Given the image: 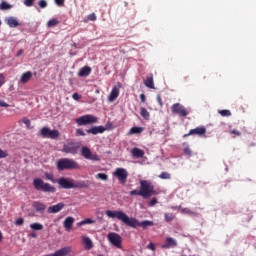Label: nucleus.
I'll list each match as a JSON object with an SVG mask.
<instances>
[{
	"label": "nucleus",
	"mask_w": 256,
	"mask_h": 256,
	"mask_svg": "<svg viewBox=\"0 0 256 256\" xmlns=\"http://www.w3.org/2000/svg\"><path fill=\"white\" fill-rule=\"evenodd\" d=\"M105 214L110 219H118L119 221H122L124 225H126L127 227H131L132 229H137V227H142L143 230L145 231L147 227H153V225H155V223L151 220H144L140 222L139 220H137V218L129 217L123 211L107 210Z\"/></svg>",
	"instance_id": "obj_1"
},
{
	"label": "nucleus",
	"mask_w": 256,
	"mask_h": 256,
	"mask_svg": "<svg viewBox=\"0 0 256 256\" xmlns=\"http://www.w3.org/2000/svg\"><path fill=\"white\" fill-rule=\"evenodd\" d=\"M57 183L60 189H87L89 185L85 181L73 182V180L69 181V179L65 177H61L57 180Z\"/></svg>",
	"instance_id": "obj_2"
},
{
	"label": "nucleus",
	"mask_w": 256,
	"mask_h": 256,
	"mask_svg": "<svg viewBox=\"0 0 256 256\" xmlns=\"http://www.w3.org/2000/svg\"><path fill=\"white\" fill-rule=\"evenodd\" d=\"M56 167L58 171H70L73 169H81L79 163L70 158H61L57 161Z\"/></svg>",
	"instance_id": "obj_3"
},
{
	"label": "nucleus",
	"mask_w": 256,
	"mask_h": 256,
	"mask_svg": "<svg viewBox=\"0 0 256 256\" xmlns=\"http://www.w3.org/2000/svg\"><path fill=\"white\" fill-rule=\"evenodd\" d=\"M33 187L36 191H43V193H55L57 191L53 185L43 181L41 178H35L33 180Z\"/></svg>",
	"instance_id": "obj_4"
},
{
	"label": "nucleus",
	"mask_w": 256,
	"mask_h": 256,
	"mask_svg": "<svg viewBox=\"0 0 256 256\" xmlns=\"http://www.w3.org/2000/svg\"><path fill=\"white\" fill-rule=\"evenodd\" d=\"M140 194L144 199H148L151 195H155V186L147 180L140 181Z\"/></svg>",
	"instance_id": "obj_5"
},
{
	"label": "nucleus",
	"mask_w": 256,
	"mask_h": 256,
	"mask_svg": "<svg viewBox=\"0 0 256 256\" xmlns=\"http://www.w3.org/2000/svg\"><path fill=\"white\" fill-rule=\"evenodd\" d=\"M75 123L78 125V127L95 125V123H99V118H97V116L92 114H86L76 118Z\"/></svg>",
	"instance_id": "obj_6"
},
{
	"label": "nucleus",
	"mask_w": 256,
	"mask_h": 256,
	"mask_svg": "<svg viewBox=\"0 0 256 256\" xmlns=\"http://www.w3.org/2000/svg\"><path fill=\"white\" fill-rule=\"evenodd\" d=\"M113 177H116L122 185H125L127 183V177H129V172L125 168H116L113 172Z\"/></svg>",
	"instance_id": "obj_7"
},
{
	"label": "nucleus",
	"mask_w": 256,
	"mask_h": 256,
	"mask_svg": "<svg viewBox=\"0 0 256 256\" xmlns=\"http://www.w3.org/2000/svg\"><path fill=\"white\" fill-rule=\"evenodd\" d=\"M171 111L174 115H178L179 117H187L189 115V110L185 108L181 103H175L171 107Z\"/></svg>",
	"instance_id": "obj_8"
},
{
	"label": "nucleus",
	"mask_w": 256,
	"mask_h": 256,
	"mask_svg": "<svg viewBox=\"0 0 256 256\" xmlns=\"http://www.w3.org/2000/svg\"><path fill=\"white\" fill-rule=\"evenodd\" d=\"M40 135L44 139H57L59 137V130H51V128L43 127L40 130Z\"/></svg>",
	"instance_id": "obj_9"
},
{
	"label": "nucleus",
	"mask_w": 256,
	"mask_h": 256,
	"mask_svg": "<svg viewBox=\"0 0 256 256\" xmlns=\"http://www.w3.org/2000/svg\"><path fill=\"white\" fill-rule=\"evenodd\" d=\"M80 153L84 159H89L90 161H101L99 155H97V153L93 154L91 149L87 146L82 147Z\"/></svg>",
	"instance_id": "obj_10"
},
{
	"label": "nucleus",
	"mask_w": 256,
	"mask_h": 256,
	"mask_svg": "<svg viewBox=\"0 0 256 256\" xmlns=\"http://www.w3.org/2000/svg\"><path fill=\"white\" fill-rule=\"evenodd\" d=\"M108 241L114 245V247H117L118 249H121V245L123 243V238H121V235L115 233V232H110L108 233Z\"/></svg>",
	"instance_id": "obj_11"
},
{
	"label": "nucleus",
	"mask_w": 256,
	"mask_h": 256,
	"mask_svg": "<svg viewBox=\"0 0 256 256\" xmlns=\"http://www.w3.org/2000/svg\"><path fill=\"white\" fill-rule=\"evenodd\" d=\"M79 152V143L70 142L68 144H64L62 148V153H70L71 155H77Z\"/></svg>",
	"instance_id": "obj_12"
},
{
	"label": "nucleus",
	"mask_w": 256,
	"mask_h": 256,
	"mask_svg": "<svg viewBox=\"0 0 256 256\" xmlns=\"http://www.w3.org/2000/svg\"><path fill=\"white\" fill-rule=\"evenodd\" d=\"M205 133H207V128L202 126V127L191 129L188 134L184 135V137H189L190 135H198V137H203Z\"/></svg>",
	"instance_id": "obj_13"
},
{
	"label": "nucleus",
	"mask_w": 256,
	"mask_h": 256,
	"mask_svg": "<svg viewBox=\"0 0 256 256\" xmlns=\"http://www.w3.org/2000/svg\"><path fill=\"white\" fill-rule=\"evenodd\" d=\"M119 89H121V83H118V86H114L112 91L108 96V100L113 103L117 97H119Z\"/></svg>",
	"instance_id": "obj_14"
},
{
	"label": "nucleus",
	"mask_w": 256,
	"mask_h": 256,
	"mask_svg": "<svg viewBox=\"0 0 256 256\" xmlns=\"http://www.w3.org/2000/svg\"><path fill=\"white\" fill-rule=\"evenodd\" d=\"M32 207L37 213H45V210L47 209V205L41 201H34Z\"/></svg>",
	"instance_id": "obj_15"
},
{
	"label": "nucleus",
	"mask_w": 256,
	"mask_h": 256,
	"mask_svg": "<svg viewBox=\"0 0 256 256\" xmlns=\"http://www.w3.org/2000/svg\"><path fill=\"white\" fill-rule=\"evenodd\" d=\"M177 247V240L175 238L168 237L164 244H162V249H173Z\"/></svg>",
	"instance_id": "obj_16"
},
{
	"label": "nucleus",
	"mask_w": 256,
	"mask_h": 256,
	"mask_svg": "<svg viewBox=\"0 0 256 256\" xmlns=\"http://www.w3.org/2000/svg\"><path fill=\"white\" fill-rule=\"evenodd\" d=\"M105 128L103 126H93L90 129L86 130V132L90 135H99V133H105Z\"/></svg>",
	"instance_id": "obj_17"
},
{
	"label": "nucleus",
	"mask_w": 256,
	"mask_h": 256,
	"mask_svg": "<svg viewBox=\"0 0 256 256\" xmlns=\"http://www.w3.org/2000/svg\"><path fill=\"white\" fill-rule=\"evenodd\" d=\"M73 223H75V218L69 216L63 221V227L66 231H71L73 229Z\"/></svg>",
	"instance_id": "obj_18"
},
{
	"label": "nucleus",
	"mask_w": 256,
	"mask_h": 256,
	"mask_svg": "<svg viewBox=\"0 0 256 256\" xmlns=\"http://www.w3.org/2000/svg\"><path fill=\"white\" fill-rule=\"evenodd\" d=\"M64 207H65V204L63 202H60L56 205L48 207L47 213H59V211H62Z\"/></svg>",
	"instance_id": "obj_19"
},
{
	"label": "nucleus",
	"mask_w": 256,
	"mask_h": 256,
	"mask_svg": "<svg viewBox=\"0 0 256 256\" xmlns=\"http://www.w3.org/2000/svg\"><path fill=\"white\" fill-rule=\"evenodd\" d=\"M82 243L85 246L86 251H91L93 249V241L88 236H82Z\"/></svg>",
	"instance_id": "obj_20"
},
{
	"label": "nucleus",
	"mask_w": 256,
	"mask_h": 256,
	"mask_svg": "<svg viewBox=\"0 0 256 256\" xmlns=\"http://www.w3.org/2000/svg\"><path fill=\"white\" fill-rule=\"evenodd\" d=\"M33 78V73L31 71H26L21 75L20 83H29Z\"/></svg>",
	"instance_id": "obj_21"
},
{
	"label": "nucleus",
	"mask_w": 256,
	"mask_h": 256,
	"mask_svg": "<svg viewBox=\"0 0 256 256\" xmlns=\"http://www.w3.org/2000/svg\"><path fill=\"white\" fill-rule=\"evenodd\" d=\"M70 251L71 247H63L57 250L55 253H53L52 256H67L69 255Z\"/></svg>",
	"instance_id": "obj_22"
},
{
	"label": "nucleus",
	"mask_w": 256,
	"mask_h": 256,
	"mask_svg": "<svg viewBox=\"0 0 256 256\" xmlns=\"http://www.w3.org/2000/svg\"><path fill=\"white\" fill-rule=\"evenodd\" d=\"M91 75V67L84 66L78 72V77H89Z\"/></svg>",
	"instance_id": "obj_23"
},
{
	"label": "nucleus",
	"mask_w": 256,
	"mask_h": 256,
	"mask_svg": "<svg viewBox=\"0 0 256 256\" xmlns=\"http://www.w3.org/2000/svg\"><path fill=\"white\" fill-rule=\"evenodd\" d=\"M144 85L148 87V89H155V82L153 81V74H150L146 77L144 81Z\"/></svg>",
	"instance_id": "obj_24"
},
{
	"label": "nucleus",
	"mask_w": 256,
	"mask_h": 256,
	"mask_svg": "<svg viewBox=\"0 0 256 256\" xmlns=\"http://www.w3.org/2000/svg\"><path fill=\"white\" fill-rule=\"evenodd\" d=\"M132 157H136L137 159H141L145 156V152L139 148H133L131 150Z\"/></svg>",
	"instance_id": "obj_25"
},
{
	"label": "nucleus",
	"mask_w": 256,
	"mask_h": 256,
	"mask_svg": "<svg viewBox=\"0 0 256 256\" xmlns=\"http://www.w3.org/2000/svg\"><path fill=\"white\" fill-rule=\"evenodd\" d=\"M6 21L9 27H12V28L19 27V21H17V18L15 17H9Z\"/></svg>",
	"instance_id": "obj_26"
},
{
	"label": "nucleus",
	"mask_w": 256,
	"mask_h": 256,
	"mask_svg": "<svg viewBox=\"0 0 256 256\" xmlns=\"http://www.w3.org/2000/svg\"><path fill=\"white\" fill-rule=\"evenodd\" d=\"M140 115L143 117V119H146V121H149V118L151 117V114L149 111H147L145 108H140Z\"/></svg>",
	"instance_id": "obj_27"
},
{
	"label": "nucleus",
	"mask_w": 256,
	"mask_h": 256,
	"mask_svg": "<svg viewBox=\"0 0 256 256\" xmlns=\"http://www.w3.org/2000/svg\"><path fill=\"white\" fill-rule=\"evenodd\" d=\"M181 213H183L184 215H191L192 217H197L198 215L197 212H194L189 208H182Z\"/></svg>",
	"instance_id": "obj_28"
},
{
	"label": "nucleus",
	"mask_w": 256,
	"mask_h": 256,
	"mask_svg": "<svg viewBox=\"0 0 256 256\" xmlns=\"http://www.w3.org/2000/svg\"><path fill=\"white\" fill-rule=\"evenodd\" d=\"M30 229H33V231H41V230H43V226L41 223L36 222V223H32L30 225Z\"/></svg>",
	"instance_id": "obj_29"
},
{
	"label": "nucleus",
	"mask_w": 256,
	"mask_h": 256,
	"mask_svg": "<svg viewBox=\"0 0 256 256\" xmlns=\"http://www.w3.org/2000/svg\"><path fill=\"white\" fill-rule=\"evenodd\" d=\"M142 131H143V128L141 127H132L130 129V135H137L139 133H142Z\"/></svg>",
	"instance_id": "obj_30"
},
{
	"label": "nucleus",
	"mask_w": 256,
	"mask_h": 256,
	"mask_svg": "<svg viewBox=\"0 0 256 256\" xmlns=\"http://www.w3.org/2000/svg\"><path fill=\"white\" fill-rule=\"evenodd\" d=\"M59 25V20L53 18L47 22V27H57Z\"/></svg>",
	"instance_id": "obj_31"
},
{
	"label": "nucleus",
	"mask_w": 256,
	"mask_h": 256,
	"mask_svg": "<svg viewBox=\"0 0 256 256\" xmlns=\"http://www.w3.org/2000/svg\"><path fill=\"white\" fill-rule=\"evenodd\" d=\"M0 9L2 11H7V9H11V4H9V3L5 2V1H2L0 3Z\"/></svg>",
	"instance_id": "obj_32"
},
{
	"label": "nucleus",
	"mask_w": 256,
	"mask_h": 256,
	"mask_svg": "<svg viewBox=\"0 0 256 256\" xmlns=\"http://www.w3.org/2000/svg\"><path fill=\"white\" fill-rule=\"evenodd\" d=\"M164 217H165V221H167V223H170V221H173L175 219V214L165 213Z\"/></svg>",
	"instance_id": "obj_33"
},
{
	"label": "nucleus",
	"mask_w": 256,
	"mask_h": 256,
	"mask_svg": "<svg viewBox=\"0 0 256 256\" xmlns=\"http://www.w3.org/2000/svg\"><path fill=\"white\" fill-rule=\"evenodd\" d=\"M96 179H101L102 181H108L109 176L105 173H98Z\"/></svg>",
	"instance_id": "obj_34"
},
{
	"label": "nucleus",
	"mask_w": 256,
	"mask_h": 256,
	"mask_svg": "<svg viewBox=\"0 0 256 256\" xmlns=\"http://www.w3.org/2000/svg\"><path fill=\"white\" fill-rule=\"evenodd\" d=\"M219 114H220L222 117H231V111H229V110H220V111H219Z\"/></svg>",
	"instance_id": "obj_35"
},
{
	"label": "nucleus",
	"mask_w": 256,
	"mask_h": 256,
	"mask_svg": "<svg viewBox=\"0 0 256 256\" xmlns=\"http://www.w3.org/2000/svg\"><path fill=\"white\" fill-rule=\"evenodd\" d=\"M158 177L159 179H171L169 172H162Z\"/></svg>",
	"instance_id": "obj_36"
},
{
	"label": "nucleus",
	"mask_w": 256,
	"mask_h": 256,
	"mask_svg": "<svg viewBox=\"0 0 256 256\" xmlns=\"http://www.w3.org/2000/svg\"><path fill=\"white\" fill-rule=\"evenodd\" d=\"M22 123L26 125L27 129H31V120H29L28 118H23Z\"/></svg>",
	"instance_id": "obj_37"
},
{
	"label": "nucleus",
	"mask_w": 256,
	"mask_h": 256,
	"mask_svg": "<svg viewBox=\"0 0 256 256\" xmlns=\"http://www.w3.org/2000/svg\"><path fill=\"white\" fill-rule=\"evenodd\" d=\"M76 135H77V137H85V131H83V129H81V128H78V129H76Z\"/></svg>",
	"instance_id": "obj_38"
},
{
	"label": "nucleus",
	"mask_w": 256,
	"mask_h": 256,
	"mask_svg": "<svg viewBox=\"0 0 256 256\" xmlns=\"http://www.w3.org/2000/svg\"><path fill=\"white\" fill-rule=\"evenodd\" d=\"M33 3H35V0H24L26 7H33Z\"/></svg>",
	"instance_id": "obj_39"
},
{
	"label": "nucleus",
	"mask_w": 256,
	"mask_h": 256,
	"mask_svg": "<svg viewBox=\"0 0 256 256\" xmlns=\"http://www.w3.org/2000/svg\"><path fill=\"white\" fill-rule=\"evenodd\" d=\"M38 5L41 9H45V7H47V2L45 0H39Z\"/></svg>",
	"instance_id": "obj_40"
},
{
	"label": "nucleus",
	"mask_w": 256,
	"mask_h": 256,
	"mask_svg": "<svg viewBox=\"0 0 256 256\" xmlns=\"http://www.w3.org/2000/svg\"><path fill=\"white\" fill-rule=\"evenodd\" d=\"M58 7H65V0H54Z\"/></svg>",
	"instance_id": "obj_41"
},
{
	"label": "nucleus",
	"mask_w": 256,
	"mask_h": 256,
	"mask_svg": "<svg viewBox=\"0 0 256 256\" xmlns=\"http://www.w3.org/2000/svg\"><path fill=\"white\" fill-rule=\"evenodd\" d=\"M87 19L88 21H97V15H95V13H92L88 15Z\"/></svg>",
	"instance_id": "obj_42"
},
{
	"label": "nucleus",
	"mask_w": 256,
	"mask_h": 256,
	"mask_svg": "<svg viewBox=\"0 0 256 256\" xmlns=\"http://www.w3.org/2000/svg\"><path fill=\"white\" fill-rule=\"evenodd\" d=\"M93 223H95V220H93L91 218L84 219V225H91Z\"/></svg>",
	"instance_id": "obj_43"
},
{
	"label": "nucleus",
	"mask_w": 256,
	"mask_h": 256,
	"mask_svg": "<svg viewBox=\"0 0 256 256\" xmlns=\"http://www.w3.org/2000/svg\"><path fill=\"white\" fill-rule=\"evenodd\" d=\"M156 100H157V103L159 104L160 107H163V99H161V95L158 94L156 96Z\"/></svg>",
	"instance_id": "obj_44"
},
{
	"label": "nucleus",
	"mask_w": 256,
	"mask_h": 256,
	"mask_svg": "<svg viewBox=\"0 0 256 256\" xmlns=\"http://www.w3.org/2000/svg\"><path fill=\"white\" fill-rule=\"evenodd\" d=\"M230 135H235L236 137H241V133L239 132V130H231Z\"/></svg>",
	"instance_id": "obj_45"
},
{
	"label": "nucleus",
	"mask_w": 256,
	"mask_h": 256,
	"mask_svg": "<svg viewBox=\"0 0 256 256\" xmlns=\"http://www.w3.org/2000/svg\"><path fill=\"white\" fill-rule=\"evenodd\" d=\"M157 205V198H152L149 202V207H155Z\"/></svg>",
	"instance_id": "obj_46"
},
{
	"label": "nucleus",
	"mask_w": 256,
	"mask_h": 256,
	"mask_svg": "<svg viewBox=\"0 0 256 256\" xmlns=\"http://www.w3.org/2000/svg\"><path fill=\"white\" fill-rule=\"evenodd\" d=\"M3 85H5V76L0 74V87H3Z\"/></svg>",
	"instance_id": "obj_47"
},
{
	"label": "nucleus",
	"mask_w": 256,
	"mask_h": 256,
	"mask_svg": "<svg viewBox=\"0 0 256 256\" xmlns=\"http://www.w3.org/2000/svg\"><path fill=\"white\" fill-rule=\"evenodd\" d=\"M9 154H7V152L3 151L2 149H0V159H5V157H7Z\"/></svg>",
	"instance_id": "obj_48"
},
{
	"label": "nucleus",
	"mask_w": 256,
	"mask_h": 256,
	"mask_svg": "<svg viewBox=\"0 0 256 256\" xmlns=\"http://www.w3.org/2000/svg\"><path fill=\"white\" fill-rule=\"evenodd\" d=\"M130 195L131 196L139 195L141 197V190H132V191H130Z\"/></svg>",
	"instance_id": "obj_49"
},
{
	"label": "nucleus",
	"mask_w": 256,
	"mask_h": 256,
	"mask_svg": "<svg viewBox=\"0 0 256 256\" xmlns=\"http://www.w3.org/2000/svg\"><path fill=\"white\" fill-rule=\"evenodd\" d=\"M72 99H74V101H79V99H81V95H79V93H74L72 95Z\"/></svg>",
	"instance_id": "obj_50"
},
{
	"label": "nucleus",
	"mask_w": 256,
	"mask_h": 256,
	"mask_svg": "<svg viewBox=\"0 0 256 256\" xmlns=\"http://www.w3.org/2000/svg\"><path fill=\"white\" fill-rule=\"evenodd\" d=\"M25 223V219L23 218H18L15 222V225H23Z\"/></svg>",
	"instance_id": "obj_51"
},
{
	"label": "nucleus",
	"mask_w": 256,
	"mask_h": 256,
	"mask_svg": "<svg viewBox=\"0 0 256 256\" xmlns=\"http://www.w3.org/2000/svg\"><path fill=\"white\" fill-rule=\"evenodd\" d=\"M147 249H149L150 251H155L156 248H155V245L153 244V242H151L147 245Z\"/></svg>",
	"instance_id": "obj_52"
},
{
	"label": "nucleus",
	"mask_w": 256,
	"mask_h": 256,
	"mask_svg": "<svg viewBox=\"0 0 256 256\" xmlns=\"http://www.w3.org/2000/svg\"><path fill=\"white\" fill-rule=\"evenodd\" d=\"M184 154H186L188 157H191V149L189 147H186L184 149Z\"/></svg>",
	"instance_id": "obj_53"
},
{
	"label": "nucleus",
	"mask_w": 256,
	"mask_h": 256,
	"mask_svg": "<svg viewBox=\"0 0 256 256\" xmlns=\"http://www.w3.org/2000/svg\"><path fill=\"white\" fill-rule=\"evenodd\" d=\"M45 177H46V179H48V181H53V174L46 172Z\"/></svg>",
	"instance_id": "obj_54"
},
{
	"label": "nucleus",
	"mask_w": 256,
	"mask_h": 256,
	"mask_svg": "<svg viewBox=\"0 0 256 256\" xmlns=\"http://www.w3.org/2000/svg\"><path fill=\"white\" fill-rule=\"evenodd\" d=\"M0 107H9V104L7 102L0 100Z\"/></svg>",
	"instance_id": "obj_55"
},
{
	"label": "nucleus",
	"mask_w": 256,
	"mask_h": 256,
	"mask_svg": "<svg viewBox=\"0 0 256 256\" xmlns=\"http://www.w3.org/2000/svg\"><path fill=\"white\" fill-rule=\"evenodd\" d=\"M140 101H141V103H145V101H146L145 94H140Z\"/></svg>",
	"instance_id": "obj_56"
},
{
	"label": "nucleus",
	"mask_w": 256,
	"mask_h": 256,
	"mask_svg": "<svg viewBox=\"0 0 256 256\" xmlns=\"http://www.w3.org/2000/svg\"><path fill=\"white\" fill-rule=\"evenodd\" d=\"M24 53L23 49L18 50L17 57H21V55Z\"/></svg>",
	"instance_id": "obj_57"
},
{
	"label": "nucleus",
	"mask_w": 256,
	"mask_h": 256,
	"mask_svg": "<svg viewBox=\"0 0 256 256\" xmlns=\"http://www.w3.org/2000/svg\"><path fill=\"white\" fill-rule=\"evenodd\" d=\"M82 225H85L84 220H82V221L78 222V224H77V226H78V227H82Z\"/></svg>",
	"instance_id": "obj_58"
},
{
	"label": "nucleus",
	"mask_w": 256,
	"mask_h": 256,
	"mask_svg": "<svg viewBox=\"0 0 256 256\" xmlns=\"http://www.w3.org/2000/svg\"><path fill=\"white\" fill-rule=\"evenodd\" d=\"M3 241V233L0 231V242Z\"/></svg>",
	"instance_id": "obj_59"
},
{
	"label": "nucleus",
	"mask_w": 256,
	"mask_h": 256,
	"mask_svg": "<svg viewBox=\"0 0 256 256\" xmlns=\"http://www.w3.org/2000/svg\"><path fill=\"white\" fill-rule=\"evenodd\" d=\"M31 237L35 238V237H37V234L32 233V234H31Z\"/></svg>",
	"instance_id": "obj_60"
},
{
	"label": "nucleus",
	"mask_w": 256,
	"mask_h": 256,
	"mask_svg": "<svg viewBox=\"0 0 256 256\" xmlns=\"http://www.w3.org/2000/svg\"><path fill=\"white\" fill-rule=\"evenodd\" d=\"M0 26H1V20H0Z\"/></svg>",
	"instance_id": "obj_61"
}]
</instances>
